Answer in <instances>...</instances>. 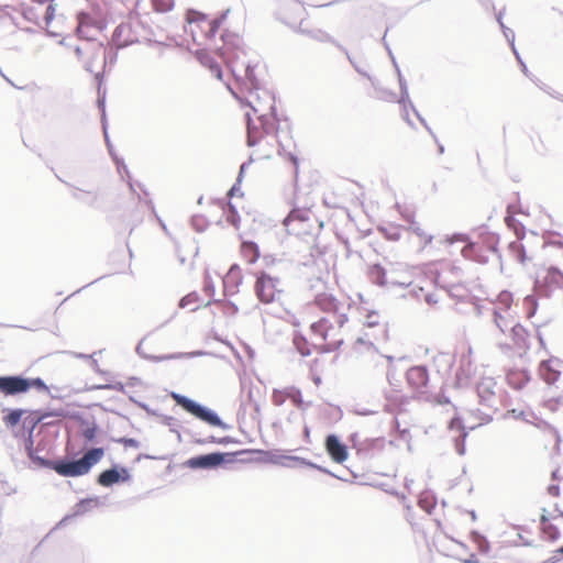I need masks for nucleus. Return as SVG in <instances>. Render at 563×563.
Here are the masks:
<instances>
[{"instance_id": "nucleus-10", "label": "nucleus", "mask_w": 563, "mask_h": 563, "mask_svg": "<svg viewBox=\"0 0 563 563\" xmlns=\"http://www.w3.org/2000/svg\"><path fill=\"white\" fill-rule=\"evenodd\" d=\"M31 388L47 390V386L41 378H23L21 376H1L0 393L4 396H14L29 391Z\"/></svg>"}, {"instance_id": "nucleus-11", "label": "nucleus", "mask_w": 563, "mask_h": 563, "mask_svg": "<svg viewBox=\"0 0 563 563\" xmlns=\"http://www.w3.org/2000/svg\"><path fill=\"white\" fill-rule=\"evenodd\" d=\"M254 290L258 300L266 305L276 301L283 292L280 280L265 272L256 275Z\"/></svg>"}, {"instance_id": "nucleus-20", "label": "nucleus", "mask_w": 563, "mask_h": 563, "mask_svg": "<svg viewBox=\"0 0 563 563\" xmlns=\"http://www.w3.org/2000/svg\"><path fill=\"white\" fill-rule=\"evenodd\" d=\"M542 537L549 541H556L560 538L559 527L549 518L548 511L543 509L540 518Z\"/></svg>"}, {"instance_id": "nucleus-40", "label": "nucleus", "mask_w": 563, "mask_h": 563, "mask_svg": "<svg viewBox=\"0 0 563 563\" xmlns=\"http://www.w3.org/2000/svg\"><path fill=\"white\" fill-rule=\"evenodd\" d=\"M558 552L563 554V545L558 550Z\"/></svg>"}, {"instance_id": "nucleus-7", "label": "nucleus", "mask_w": 563, "mask_h": 563, "mask_svg": "<svg viewBox=\"0 0 563 563\" xmlns=\"http://www.w3.org/2000/svg\"><path fill=\"white\" fill-rule=\"evenodd\" d=\"M495 322L503 332L508 328L510 329L511 342L500 343L501 349L507 352H512L520 357L526 355L529 349V340L531 338L527 330L520 324H512L514 319L509 312L501 314L495 310Z\"/></svg>"}, {"instance_id": "nucleus-1", "label": "nucleus", "mask_w": 563, "mask_h": 563, "mask_svg": "<svg viewBox=\"0 0 563 563\" xmlns=\"http://www.w3.org/2000/svg\"><path fill=\"white\" fill-rule=\"evenodd\" d=\"M313 306L327 316L314 321L310 325V342L305 339L296 340L297 347L302 355L312 352H331L338 350L344 342L343 327L347 322L346 314L341 302L333 294L319 292L313 299Z\"/></svg>"}, {"instance_id": "nucleus-34", "label": "nucleus", "mask_w": 563, "mask_h": 563, "mask_svg": "<svg viewBox=\"0 0 563 563\" xmlns=\"http://www.w3.org/2000/svg\"><path fill=\"white\" fill-rule=\"evenodd\" d=\"M54 11H55V8L52 4L48 5L46 9L45 22H46L47 26H51V24L54 20Z\"/></svg>"}, {"instance_id": "nucleus-14", "label": "nucleus", "mask_w": 563, "mask_h": 563, "mask_svg": "<svg viewBox=\"0 0 563 563\" xmlns=\"http://www.w3.org/2000/svg\"><path fill=\"white\" fill-rule=\"evenodd\" d=\"M406 379L410 388L419 394L424 395L428 391L429 375L423 366H412L406 373Z\"/></svg>"}, {"instance_id": "nucleus-35", "label": "nucleus", "mask_w": 563, "mask_h": 563, "mask_svg": "<svg viewBox=\"0 0 563 563\" xmlns=\"http://www.w3.org/2000/svg\"><path fill=\"white\" fill-rule=\"evenodd\" d=\"M548 492L551 496L558 497L560 495V488L558 485H550Z\"/></svg>"}, {"instance_id": "nucleus-41", "label": "nucleus", "mask_w": 563, "mask_h": 563, "mask_svg": "<svg viewBox=\"0 0 563 563\" xmlns=\"http://www.w3.org/2000/svg\"><path fill=\"white\" fill-rule=\"evenodd\" d=\"M510 220H511V218H509V217H507V218H506V222H507L508 224H510Z\"/></svg>"}, {"instance_id": "nucleus-27", "label": "nucleus", "mask_w": 563, "mask_h": 563, "mask_svg": "<svg viewBox=\"0 0 563 563\" xmlns=\"http://www.w3.org/2000/svg\"><path fill=\"white\" fill-rule=\"evenodd\" d=\"M242 282V274L239 266L234 265L232 266L229 272L227 273L223 284L224 287L228 288L229 286L238 287Z\"/></svg>"}, {"instance_id": "nucleus-32", "label": "nucleus", "mask_w": 563, "mask_h": 563, "mask_svg": "<svg viewBox=\"0 0 563 563\" xmlns=\"http://www.w3.org/2000/svg\"><path fill=\"white\" fill-rule=\"evenodd\" d=\"M497 302L508 309L512 302L511 294L507 291L500 292Z\"/></svg>"}, {"instance_id": "nucleus-17", "label": "nucleus", "mask_w": 563, "mask_h": 563, "mask_svg": "<svg viewBox=\"0 0 563 563\" xmlns=\"http://www.w3.org/2000/svg\"><path fill=\"white\" fill-rule=\"evenodd\" d=\"M130 477V473L126 468L122 467L118 470L113 467L99 474L98 484L103 487H109L119 482H128Z\"/></svg>"}, {"instance_id": "nucleus-16", "label": "nucleus", "mask_w": 563, "mask_h": 563, "mask_svg": "<svg viewBox=\"0 0 563 563\" xmlns=\"http://www.w3.org/2000/svg\"><path fill=\"white\" fill-rule=\"evenodd\" d=\"M264 97L266 100L263 102L257 92H252L250 95V101H249V104H250L253 113L255 115H257L258 119H261V120L266 118L273 110L272 97L267 92H264Z\"/></svg>"}, {"instance_id": "nucleus-31", "label": "nucleus", "mask_w": 563, "mask_h": 563, "mask_svg": "<svg viewBox=\"0 0 563 563\" xmlns=\"http://www.w3.org/2000/svg\"><path fill=\"white\" fill-rule=\"evenodd\" d=\"M508 383L517 388L521 387V383L526 382L527 378L520 373H509L507 375Z\"/></svg>"}, {"instance_id": "nucleus-24", "label": "nucleus", "mask_w": 563, "mask_h": 563, "mask_svg": "<svg viewBox=\"0 0 563 563\" xmlns=\"http://www.w3.org/2000/svg\"><path fill=\"white\" fill-rule=\"evenodd\" d=\"M197 57L199 59V62L205 66L207 67L211 74L217 78V79H222V70H221V67L220 65L213 59L212 56H210L208 53L203 52V51H199L197 52Z\"/></svg>"}, {"instance_id": "nucleus-4", "label": "nucleus", "mask_w": 563, "mask_h": 563, "mask_svg": "<svg viewBox=\"0 0 563 563\" xmlns=\"http://www.w3.org/2000/svg\"><path fill=\"white\" fill-rule=\"evenodd\" d=\"M549 257L554 263L547 267L537 278L536 287L544 296H551L563 290V245H559V253L554 252V245L548 244Z\"/></svg>"}, {"instance_id": "nucleus-12", "label": "nucleus", "mask_w": 563, "mask_h": 563, "mask_svg": "<svg viewBox=\"0 0 563 563\" xmlns=\"http://www.w3.org/2000/svg\"><path fill=\"white\" fill-rule=\"evenodd\" d=\"M172 398L175 400V402L180 406L184 410L196 417L197 419L213 426V427H221L222 421L218 417L217 413L212 412L211 410L200 406L199 404L195 402L194 400L173 393Z\"/></svg>"}, {"instance_id": "nucleus-30", "label": "nucleus", "mask_w": 563, "mask_h": 563, "mask_svg": "<svg viewBox=\"0 0 563 563\" xmlns=\"http://www.w3.org/2000/svg\"><path fill=\"white\" fill-rule=\"evenodd\" d=\"M23 415L22 410H12L7 416H4L3 420L7 426H15L21 420V417Z\"/></svg>"}, {"instance_id": "nucleus-3", "label": "nucleus", "mask_w": 563, "mask_h": 563, "mask_svg": "<svg viewBox=\"0 0 563 563\" xmlns=\"http://www.w3.org/2000/svg\"><path fill=\"white\" fill-rule=\"evenodd\" d=\"M288 234L298 239L314 238L322 229V221L311 208H295L284 220Z\"/></svg>"}, {"instance_id": "nucleus-2", "label": "nucleus", "mask_w": 563, "mask_h": 563, "mask_svg": "<svg viewBox=\"0 0 563 563\" xmlns=\"http://www.w3.org/2000/svg\"><path fill=\"white\" fill-rule=\"evenodd\" d=\"M291 136L288 131L258 130L247 120V145L252 148V161H269L290 145Z\"/></svg>"}, {"instance_id": "nucleus-26", "label": "nucleus", "mask_w": 563, "mask_h": 563, "mask_svg": "<svg viewBox=\"0 0 563 563\" xmlns=\"http://www.w3.org/2000/svg\"><path fill=\"white\" fill-rule=\"evenodd\" d=\"M283 318L294 327H299L305 321L303 312L300 308H286Z\"/></svg>"}, {"instance_id": "nucleus-28", "label": "nucleus", "mask_w": 563, "mask_h": 563, "mask_svg": "<svg viewBox=\"0 0 563 563\" xmlns=\"http://www.w3.org/2000/svg\"><path fill=\"white\" fill-rule=\"evenodd\" d=\"M199 296L196 292H190L181 298L179 306L181 308H188L190 311L197 310L201 306Z\"/></svg>"}, {"instance_id": "nucleus-13", "label": "nucleus", "mask_w": 563, "mask_h": 563, "mask_svg": "<svg viewBox=\"0 0 563 563\" xmlns=\"http://www.w3.org/2000/svg\"><path fill=\"white\" fill-rule=\"evenodd\" d=\"M245 453H250L247 450H240L236 452H228V453H210L206 455H200L196 457H191L187 461V465L191 468H211L219 466L223 463H233L238 455H242Z\"/></svg>"}, {"instance_id": "nucleus-39", "label": "nucleus", "mask_w": 563, "mask_h": 563, "mask_svg": "<svg viewBox=\"0 0 563 563\" xmlns=\"http://www.w3.org/2000/svg\"><path fill=\"white\" fill-rule=\"evenodd\" d=\"M452 533L461 534V532L457 531L456 529H452Z\"/></svg>"}, {"instance_id": "nucleus-22", "label": "nucleus", "mask_w": 563, "mask_h": 563, "mask_svg": "<svg viewBox=\"0 0 563 563\" xmlns=\"http://www.w3.org/2000/svg\"><path fill=\"white\" fill-rule=\"evenodd\" d=\"M539 374L545 383L554 384L559 379L560 371L553 361H544L540 364Z\"/></svg>"}, {"instance_id": "nucleus-8", "label": "nucleus", "mask_w": 563, "mask_h": 563, "mask_svg": "<svg viewBox=\"0 0 563 563\" xmlns=\"http://www.w3.org/2000/svg\"><path fill=\"white\" fill-rule=\"evenodd\" d=\"M107 24V15L96 7L78 14L76 32L79 37L91 41Z\"/></svg>"}, {"instance_id": "nucleus-18", "label": "nucleus", "mask_w": 563, "mask_h": 563, "mask_svg": "<svg viewBox=\"0 0 563 563\" xmlns=\"http://www.w3.org/2000/svg\"><path fill=\"white\" fill-rule=\"evenodd\" d=\"M325 450L332 461L336 463H343L347 459V449L340 442L339 438L334 434H330L325 439Z\"/></svg>"}, {"instance_id": "nucleus-21", "label": "nucleus", "mask_w": 563, "mask_h": 563, "mask_svg": "<svg viewBox=\"0 0 563 563\" xmlns=\"http://www.w3.org/2000/svg\"><path fill=\"white\" fill-rule=\"evenodd\" d=\"M401 118L410 125L416 128L417 123L426 125L423 119L417 112V110L409 103L401 101L399 102Z\"/></svg>"}, {"instance_id": "nucleus-33", "label": "nucleus", "mask_w": 563, "mask_h": 563, "mask_svg": "<svg viewBox=\"0 0 563 563\" xmlns=\"http://www.w3.org/2000/svg\"><path fill=\"white\" fill-rule=\"evenodd\" d=\"M97 431L98 429L96 426L87 427L82 430V437L86 441L92 442L97 435Z\"/></svg>"}, {"instance_id": "nucleus-25", "label": "nucleus", "mask_w": 563, "mask_h": 563, "mask_svg": "<svg viewBox=\"0 0 563 563\" xmlns=\"http://www.w3.org/2000/svg\"><path fill=\"white\" fill-rule=\"evenodd\" d=\"M241 256L249 263H255L260 257V249L254 242L244 241L240 247Z\"/></svg>"}, {"instance_id": "nucleus-5", "label": "nucleus", "mask_w": 563, "mask_h": 563, "mask_svg": "<svg viewBox=\"0 0 563 563\" xmlns=\"http://www.w3.org/2000/svg\"><path fill=\"white\" fill-rule=\"evenodd\" d=\"M229 10L219 18L209 19L205 13L189 10L186 14L188 23V32L191 34L194 42L198 45L207 44L211 41L221 25L228 18Z\"/></svg>"}, {"instance_id": "nucleus-42", "label": "nucleus", "mask_w": 563, "mask_h": 563, "mask_svg": "<svg viewBox=\"0 0 563 563\" xmlns=\"http://www.w3.org/2000/svg\"><path fill=\"white\" fill-rule=\"evenodd\" d=\"M225 442H228V440H227V439H222V440L220 441V443H225Z\"/></svg>"}, {"instance_id": "nucleus-15", "label": "nucleus", "mask_w": 563, "mask_h": 563, "mask_svg": "<svg viewBox=\"0 0 563 563\" xmlns=\"http://www.w3.org/2000/svg\"><path fill=\"white\" fill-rule=\"evenodd\" d=\"M290 400L296 407L302 406L301 391L296 387L275 389L272 394V401L275 406H282L286 400Z\"/></svg>"}, {"instance_id": "nucleus-38", "label": "nucleus", "mask_w": 563, "mask_h": 563, "mask_svg": "<svg viewBox=\"0 0 563 563\" xmlns=\"http://www.w3.org/2000/svg\"><path fill=\"white\" fill-rule=\"evenodd\" d=\"M526 260H527V257H526L525 253H523V252H522V253H520V255H519V261H520L521 263H525V262H526Z\"/></svg>"}, {"instance_id": "nucleus-23", "label": "nucleus", "mask_w": 563, "mask_h": 563, "mask_svg": "<svg viewBox=\"0 0 563 563\" xmlns=\"http://www.w3.org/2000/svg\"><path fill=\"white\" fill-rule=\"evenodd\" d=\"M250 452H255L264 455V461L276 464V465H285L286 461H299L300 459L297 456H290L285 454H279L276 452L262 451V450H249Z\"/></svg>"}, {"instance_id": "nucleus-29", "label": "nucleus", "mask_w": 563, "mask_h": 563, "mask_svg": "<svg viewBox=\"0 0 563 563\" xmlns=\"http://www.w3.org/2000/svg\"><path fill=\"white\" fill-rule=\"evenodd\" d=\"M479 246L476 243H467L462 249V255L463 257L467 260H473L477 262H482V258L478 255Z\"/></svg>"}, {"instance_id": "nucleus-6", "label": "nucleus", "mask_w": 563, "mask_h": 563, "mask_svg": "<svg viewBox=\"0 0 563 563\" xmlns=\"http://www.w3.org/2000/svg\"><path fill=\"white\" fill-rule=\"evenodd\" d=\"M104 456L103 448L89 449L79 460L52 461L46 465L63 477H79L88 474Z\"/></svg>"}, {"instance_id": "nucleus-9", "label": "nucleus", "mask_w": 563, "mask_h": 563, "mask_svg": "<svg viewBox=\"0 0 563 563\" xmlns=\"http://www.w3.org/2000/svg\"><path fill=\"white\" fill-rule=\"evenodd\" d=\"M364 327L367 329H373V332H364L362 336H360L355 344L354 350L358 352V350L363 345H368L369 347H374V343L380 340H385L387 336V330L385 324L382 322L380 316L375 311H369L365 316Z\"/></svg>"}, {"instance_id": "nucleus-37", "label": "nucleus", "mask_w": 563, "mask_h": 563, "mask_svg": "<svg viewBox=\"0 0 563 563\" xmlns=\"http://www.w3.org/2000/svg\"><path fill=\"white\" fill-rule=\"evenodd\" d=\"M450 244L453 243L454 241H459V242H466L467 239L463 235H456L454 238H451V239H448L446 240Z\"/></svg>"}, {"instance_id": "nucleus-19", "label": "nucleus", "mask_w": 563, "mask_h": 563, "mask_svg": "<svg viewBox=\"0 0 563 563\" xmlns=\"http://www.w3.org/2000/svg\"><path fill=\"white\" fill-rule=\"evenodd\" d=\"M100 52L101 47L92 44H85L82 47L76 48L77 56L89 71H93V62Z\"/></svg>"}, {"instance_id": "nucleus-36", "label": "nucleus", "mask_w": 563, "mask_h": 563, "mask_svg": "<svg viewBox=\"0 0 563 563\" xmlns=\"http://www.w3.org/2000/svg\"><path fill=\"white\" fill-rule=\"evenodd\" d=\"M450 428L451 429H462V422L459 418H453L450 422Z\"/></svg>"}]
</instances>
